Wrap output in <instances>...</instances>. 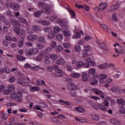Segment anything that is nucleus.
I'll return each instance as SVG.
<instances>
[{
    "mask_svg": "<svg viewBox=\"0 0 125 125\" xmlns=\"http://www.w3.org/2000/svg\"><path fill=\"white\" fill-rule=\"evenodd\" d=\"M11 100H15L17 96L16 93H12L10 95Z\"/></svg>",
    "mask_w": 125,
    "mask_h": 125,
    "instance_id": "nucleus-43",
    "label": "nucleus"
},
{
    "mask_svg": "<svg viewBox=\"0 0 125 125\" xmlns=\"http://www.w3.org/2000/svg\"><path fill=\"white\" fill-rule=\"evenodd\" d=\"M59 102H60V103H63V104H65V105H70V102L64 101L62 100H60L59 101Z\"/></svg>",
    "mask_w": 125,
    "mask_h": 125,
    "instance_id": "nucleus-49",
    "label": "nucleus"
},
{
    "mask_svg": "<svg viewBox=\"0 0 125 125\" xmlns=\"http://www.w3.org/2000/svg\"><path fill=\"white\" fill-rule=\"evenodd\" d=\"M43 55H44V52H41L36 57V60H37V61H42V57Z\"/></svg>",
    "mask_w": 125,
    "mask_h": 125,
    "instance_id": "nucleus-14",
    "label": "nucleus"
},
{
    "mask_svg": "<svg viewBox=\"0 0 125 125\" xmlns=\"http://www.w3.org/2000/svg\"><path fill=\"white\" fill-rule=\"evenodd\" d=\"M109 65H108V63H105L102 64H100L98 66V67L99 69H100L101 70H105L107 67H108Z\"/></svg>",
    "mask_w": 125,
    "mask_h": 125,
    "instance_id": "nucleus-18",
    "label": "nucleus"
},
{
    "mask_svg": "<svg viewBox=\"0 0 125 125\" xmlns=\"http://www.w3.org/2000/svg\"><path fill=\"white\" fill-rule=\"evenodd\" d=\"M74 49L76 52H78V53H80V52H81L82 50V49H81V47L79 45L76 46Z\"/></svg>",
    "mask_w": 125,
    "mask_h": 125,
    "instance_id": "nucleus-41",
    "label": "nucleus"
},
{
    "mask_svg": "<svg viewBox=\"0 0 125 125\" xmlns=\"http://www.w3.org/2000/svg\"><path fill=\"white\" fill-rule=\"evenodd\" d=\"M42 11H38L34 13L35 17L39 18L42 14Z\"/></svg>",
    "mask_w": 125,
    "mask_h": 125,
    "instance_id": "nucleus-25",
    "label": "nucleus"
},
{
    "mask_svg": "<svg viewBox=\"0 0 125 125\" xmlns=\"http://www.w3.org/2000/svg\"><path fill=\"white\" fill-rule=\"evenodd\" d=\"M13 30L17 35H19V34L20 33V28L19 27H16L14 26L13 28Z\"/></svg>",
    "mask_w": 125,
    "mask_h": 125,
    "instance_id": "nucleus-35",
    "label": "nucleus"
},
{
    "mask_svg": "<svg viewBox=\"0 0 125 125\" xmlns=\"http://www.w3.org/2000/svg\"><path fill=\"white\" fill-rule=\"evenodd\" d=\"M82 80L83 82H87L88 80V77H87V74L86 73H83L82 74Z\"/></svg>",
    "mask_w": 125,
    "mask_h": 125,
    "instance_id": "nucleus-24",
    "label": "nucleus"
},
{
    "mask_svg": "<svg viewBox=\"0 0 125 125\" xmlns=\"http://www.w3.org/2000/svg\"><path fill=\"white\" fill-rule=\"evenodd\" d=\"M112 19L114 21H117L118 20L117 19V13H115L113 14Z\"/></svg>",
    "mask_w": 125,
    "mask_h": 125,
    "instance_id": "nucleus-58",
    "label": "nucleus"
},
{
    "mask_svg": "<svg viewBox=\"0 0 125 125\" xmlns=\"http://www.w3.org/2000/svg\"><path fill=\"white\" fill-rule=\"evenodd\" d=\"M57 39L59 41H62V39H63V36L61 34L57 35Z\"/></svg>",
    "mask_w": 125,
    "mask_h": 125,
    "instance_id": "nucleus-52",
    "label": "nucleus"
},
{
    "mask_svg": "<svg viewBox=\"0 0 125 125\" xmlns=\"http://www.w3.org/2000/svg\"><path fill=\"white\" fill-rule=\"evenodd\" d=\"M53 68L55 72H56V73H55V76L56 77H61V76H62V70L59 69L58 67H57V65H54Z\"/></svg>",
    "mask_w": 125,
    "mask_h": 125,
    "instance_id": "nucleus-5",
    "label": "nucleus"
},
{
    "mask_svg": "<svg viewBox=\"0 0 125 125\" xmlns=\"http://www.w3.org/2000/svg\"><path fill=\"white\" fill-rule=\"evenodd\" d=\"M98 124L100 125H107V123L105 121H100L98 123Z\"/></svg>",
    "mask_w": 125,
    "mask_h": 125,
    "instance_id": "nucleus-64",
    "label": "nucleus"
},
{
    "mask_svg": "<svg viewBox=\"0 0 125 125\" xmlns=\"http://www.w3.org/2000/svg\"><path fill=\"white\" fill-rule=\"evenodd\" d=\"M117 102L120 106H125V101L123 99H119L117 100Z\"/></svg>",
    "mask_w": 125,
    "mask_h": 125,
    "instance_id": "nucleus-22",
    "label": "nucleus"
},
{
    "mask_svg": "<svg viewBox=\"0 0 125 125\" xmlns=\"http://www.w3.org/2000/svg\"><path fill=\"white\" fill-rule=\"evenodd\" d=\"M24 80H25V79L19 78L18 79V83L22 85L23 86H27V85H28V83H27L26 82H24Z\"/></svg>",
    "mask_w": 125,
    "mask_h": 125,
    "instance_id": "nucleus-8",
    "label": "nucleus"
},
{
    "mask_svg": "<svg viewBox=\"0 0 125 125\" xmlns=\"http://www.w3.org/2000/svg\"><path fill=\"white\" fill-rule=\"evenodd\" d=\"M92 38L90 36H85L84 38V41H86V42H88L89 40H91Z\"/></svg>",
    "mask_w": 125,
    "mask_h": 125,
    "instance_id": "nucleus-59",
    "label": "nucleus"
},
{
    "mask_svg": "<svg viewBox=\"0 0 125 125\" xmlns=\"http://www.w3.org/2000/svg\"><path fill=\"white\" fill-rule=\"evenodd\" d=\"M110 122L111 124H113V125H122V123L120 122V121L115 119H111L110 120Z\"/></svg>",
    "mask_w": 125,
    "mask_h": 125,
    "instance_id": "nucleus-13",
    "label": "nucleus"
},
{
    "mask_svg": "<svg viewBox=\"0 0 125 125\" xmlns=\"http://www.w3.org/2000/svg\"><path fill=\"white\" fill-rule=\"evenodd\" d=\"M92 91H93V92H94L95 93H96V94H97L98 95H100V97H101V98H104V96L103 92L98 90V89H92Z\"/></svg>",
    "mask_w": 125,
    "mask_h": 125,
    "instance_id": "nucleus-6",
    "label": "nucleus"
},
{
    "mask_svg": "<svg viewBox=\"0 0 125 125\" xmlns=\"http://www.w3.org/2000/svg\"><path fill=\"white\" fill-rule=\"evenodd\" d=\"M38 53V49L33 48L30 49L29 51L27 53L28 55H32L33 54H37Z\"/></svg>",
    "mask_w": 125,
    "mask_h": 125,
    "instance_id": "nucleus-11",
    "label": "nucleus"
},
{
    "mask_svg": "<svg viewBox=\"0 0 125 125\" xmlns=\"http://www.w3.org/2000/svg\"><path fill=\"white\" fill-rule=\"evenodd\" d=\"M65 63V61L63 59H59L57 61V64L58 65H63V64Z\"/></svg>",
    "mask_w": 125,
    "mask_h": 125,
    "instance_id": "nucleus-30",
    "label": "nucleus"
},
{
    "mask_svg": "<svg viewBox=\"0 0 125 125\" xmlns=\"http://www.w3.org/2000/svg\"><path fill=\"white\" fill-rule=\"evenodd\" d=\"M40 31V27L37 25H32L31 28L28 30V34H33L34 32H38Z\"/></svg>",
    "mask_w": 125,
    "mask_h": 125,
    "instance_id": "nucleus-3",
    "label": "nucleus"
},
{
    "mask_svg": "<svg viewBox=\"0 0 125 125\" xmlns=\"http://www.w3.org/2000/svg\"><path fill=\"white\" fill-rule=\"evenodd\" d=\"M38 42H45V38L44 37H40L38 39Z\"/></svg>",
    "mask_w": 125,
    "mask_h": 125,
    "instance_id": "nucleus-31",
    "label": "nucleus"
},
{
    "mask_svg": "<svg viewBox=\"0 0 125 125\" xmlns=\"http://www.w3.org/2000/svg\"><path fill=\"white\" fill-rule=\"evenodd\" d=\"M23 42H24V39H21L18 44L19 47H21L23 45Z\"/></svg>",
    "mask_w": 125,
    "mask_h": 125,
    "instance_id": "nucleus-55",
    "label": "nucleus"
},
{
    "mask_svg": "<svg viewBox=\"0 0 125 125\" xmlns=\"http://www.w3.org/2000/svg\"><path fill=\"white\" fill-rule=\"evenodd\" d=\"M27 40L29 42H34L35 40H38V36L37 35H30L27 37Z\"/></svg>",
    "mask_w": 125,
    "mask_h": 125,
    "instance_id": "nucleus-10",
    "label": "nucleus"
},
{
    "mask_svg": "<svg viewBox=\"0 0 125 125\" xmlns=\"http://www.w3.org/2000/svg\"><path fill=\"white\" fill-rule=\"evenodd\" d=\"M120 7V5L119 4H117L116 5H112L110 7V11H115V10H117L118 8Z\"/></svg>",
    "mask_w": 125,
    "mask_h": 125,
    "instance_id": "nucleus-23",
    "label": "nucleus"
},
{
    "mask_svg": "<svg viewBox=\"0 0 125 125\" xmlns=\"http://www.w3.org/2000/svg\"><path fill=\"white\" fill-rule=\"evenodd\" d=\"M85 62H87V63H89L91 66H95V65H96V63H95V62L91 61V58H87L85 59Z\"/></svg>",
    "mask_w": 125,
    "mask_h": 125,
    "instance_id": "nucleus-20",
    "label": "nucleus"
},
{
    "mask_svg": "<svg viewBox=\"0 0 125 125\" xmlns=\"http://www.w3.org/2000/svg\"><path fill=\"white\" fill-rule=\"evenodd\" d=\"M18 20L19 21V22H20V23H26V19H25L24 18H22V17H20L18 19Z\"/></svg>",
    "mask_w": 125,
    "mask_h": 125,
    "instance_id": "nucleus-36",
    "label": "nucleus"
},
{
    "mask_svg": "<svg viewBox=\"0 0 125 125\" xmlns=\"http://www.w3.org/2000/svg\"><path fill=\"white\" fill-rule=\"evenodd\" d=\"M45 52H46V53H50V52H51V48L47 47V48H46Z\"/></svg>",
    "mask_w": 125,
    "mask_h": 125,
    "instance_id": "nucleus-60",
    "label": "nucleus"
},
{
    "mask_svg": "<svg viewBox=\"0 0 125 125\" xmlns=\"http://www.w3.org/2000/svg\"><path fill=\"white\" fill-rule=\"evenodd\" d=\"M8 88L9 90H10V91H13L14 90V89H15V87H14V86L12 84H10L9 85Z\"/></svg>",
    "mask_w": 125,
    "mask_h": 125,
    "instance_id": "nucleus-44",
    "label": "nucleus"
},
{
    "mask_svg": "<svg viewBox=\"0 0 125 125\" xmlns=\"http://www.w3.org/2000/svg\"><path fill=\"white\" fill-rule=\"evenodd\" d=\"M102 49L104 51H109V48L105 44L103 47H102Z\"/></svg>",
    "mask_w": 125,
    "mask_h": 125,
    "instance_id": "nucleus-53",
    "label": "nucleus"
},
{
    "mask_svg": "<svg viewBox=\"0 0 125 125\" xmlns=\"http://www.w3.org/2000/svg\"><path fill=\"white\" fill-rule=\"evenodd\" d=\"M70 77L71 78H74L75 79H78V78H80V77H81V75L78 73H73L70 75Z\"/></svg>",
    "mask_w": 125,
    "mask_h": 125,
    "instance_id": "nucleus-26",
    "label": "nucleus"
},
{
    "mask_svg": "<svg viewBox=\"0 0 125 125\" xmlns=\"http://www.w3.org/2000/svg\"><path fill=\"white\" fill-rule=\"evenodd\" d=\"M36 45L38 49H43V48H44V46L42 44L40 43H37Z\"/></svg>",
    "mask_w": 125,
    "mask_h": 125,
    "instance_id": "nucleus-34",
    "label": "nucleus"
},
{
    "mask_svg": "<svg viewBox=\"0 0 125 125\" xmlns=\"http://www.w3.org/2000/svg\"><path fill=\"white\" fill-rule=\"evenodd\" d=\"M119 112L121 114H125V108L124 106H120V109L119 110Z\"/></svg>",
    "mask_w": 125,
    "mask_h": 125,
    "instance_id": "nucleus-39",
    "label": "nucleus"
},
{
    "mask_svg": "<svg viewBox=\"0 0 125 125\" xmlns=\"http://www.w3.org/2000/svg\"><path fill=\"white\" fill-rule=\"evenodd\" d=\"M66 9L69 11V12L72 15V18H76V13L74 10L70 9V8L69 7L66 8Z\"/></svg>",
    "mask_w": 125,
    "mask_h": 125,
    "instance_id": "nucleus-21",
    "label": "nucleus"
},
{
    "mask_svg": "<svg viewBox=\"0 0 125 125\" xmlns=\"http://www.w3.org/2000/svg\"><path fill=\"white\" fill-rule=\"evenodd\" d=\"M51 47H52V48H55V47L56 48L57 47L56 46V42H55V41L52 42L51 44Z\"/></svg>",
    "mask_w": 125,
    "mask_h": 125,
    "instance_id": "nucleus-57",
    "label": "nucleus"
},
{
    "mask_svg": "<svg viewBox=\"0 0 125 125\" xmlns=\"http://www.w3.org/2000/svg\"><path fill=\"white\" fill-rule=\"evenodd\" d=\"M20 34L21 39H23L25 37V31L24 30L22 29L20 32Z\"/></svg>",
    "mask_w": 125,
    "mask_h": 125,
    "instance_id": "nucleus-42",
    "label": "nucleus"
},
{
    "mask_svg": "<svg viewBox=\"0 0 125 125\" xmlns=\"http://www.w3.org/2000/svg\"><path fill=\"white\" fill-rule=\"evenodd\" d=\"M38 23L42 24V25L44 26H49V25H50V22L45 20H39L38 21Z\"/></svg>",
    "mask_w": 125,
    "mask_h": 125,
    "instance_id": "nucleus-12",
    "label": "nucleus"
},
{
    "mask_svg": "<svg viewBox=\"0 0 125 125\" xmlns=\"http://www.w3.org/2000/svg\"><path fill=\"white\" fill-rule=\"evenodd\" d=\"M10 7L12 8L14 10L18 11L20 9V6L19 4H16L15 3H11L9 4Z\"/></svg>",
    "mask_w": 125,
    "mask_h": 125,
    "instance_id": "nucleus-7",
    "label": "nucleus"
},
{
    "mask_svg": "<svg viewBox=\"0 0 125 125\" xmlns=\"http://www.w3.org/2000/svg\"><path fill=\"white\" fill-rule=\"evenodd\" d=\"M48 37L50 39H54L55 37V33H54L53 32H50L48 34Z\"/></svg>",
    "mask_w": 125,
    "mask_h": 125,
    "instance_id": "nucleus-33",
    "label": "nucleus"
},
{
    "mask_svg": "<svg viewBox=\"0 0 125 125\" xmlns=\"http://www.w3.org/2000/svg\"><path fill=\"white\" fill-rule=\"evenodd\" d=\"M88 52L86 50H83V56H82V57L83 58H84L85 57H87V56H88Z\"/></svg>",
    "mask_w": 125,
    "mask_h": 125,
    "instance_id": "nucleus-37",
    "label": "nucleus"
},
{
    "mask_svg": "<svg viewBox=\"0 0 125 125\" xmlns=\"http://www.w3.org/2000/svg\"><path fill=\"white\" fill-rule=\"evenodd\" d=\"M58 22L62 27H65L67 29H69V26H68V21L66 19H60L58 21Z\"/></svg>",
    "mask_w": 125,
    "mask_h": 125,
    "instance_id": "nucleus-2",
    "label": "nucleus"
},
{
    "mask_svg": "<svg viewBox=\"0 0 125 125\" xmlns=\"http://www.w3.org/2000/svg\"><path fill=\"white\" fill-rule=\"evenodd\" d=\"M97 106L101 110L104 111V112H107V111L108 110L107 109V108H106L105 106L103 105V104H97Z\"/></svg>",
    "mask_w": 125,
    "mask_h": 125,
    "instance_id": "nucleus-17",
    "label": "nucleus"
},
{
    "mask_svg": "<svg viewBox=\"0 0 125 125\" xmlns=\"http://www.w3.org/2000/svg\"><path fill=\"white\" fill-rule=\"evenodd\" d=\"M56 50L57 51H62V50H63V47L61 45H59L56 47Z\"/></svg>",
    "mask_w": 125,
    "mask_h": 125,
    "instance_id": "nucleus-46",
    "label": "nucleus"
},
{
    "mask_svg": "<svg viewBox=\"0 0 125 125\" xmlns=\"http://www.w3.org/2000/svg\"><path fill=\"white\" fill-rule=\"evenodd\" d=\"M63 45L64 48H69V47H70V44L68 43H65L63 44Z\"/></svg>",
    "mask_w": 125,
    "mask_h": 125,
    "instance_id": "nucleus-62",
    "label": "nucleus"
},
{
    "mask_svg": "<svg viewBox=\"0 0 125 125\" xmlns=\"http://www.w3.org/2000/svg\"><path fill=\"white\" fill-rule=\"evenodd\" d=\"M118 73H119L118 71H114V74L115 75L114 76L115 79H119V74Z\"/></svg>",
    "mask_w": 125,
    "mask_h": 125,
    "instance_id": "nucleus-61",
    "label": "nucleus"
},
{
    "mask_svg": "<svg viewBox=\"0 0 125 125\" xmlns=\"http://www.w3.org/2000/svg\"><path fill=\"white\" fill-rule=\"evenodd\" d=\"M50 58L52 60H56L57 58H58V56H57V55L56 54H53L51 55Z\"/></svg>",
    "mask_w": 125,
    "mask_h": 125,
    "instance_id": "nucleus-45",
    "label": "nucleus"
},
{
    "mask_svg": "<svg viewBox=\"0 0 125 125\" xmlns=\"http://www.w3.org/2000/svg\"><path fill=\"white\" fill-rule=\"evenodd\" d=\"M62 33L64 37H71V33L69 30H64Z\"/></svg>",
    "mask_w": 125,
    "mask_h": 125,
    "instance_id": "nucleus-28",
    "label": "nucleus"
},
{
    "mask_svg": "<svg viewBox=\"0 0 125 125\" xmlns=\"http://www.w3.org/2000/svg\"><path fill=\"white\" fill-rule=\"evenodd\" d=\"M100 10L101 11H104L106 8L107 7V3H101L99 5Z\"/></svg>",
    "mask_w": 125,
    "mask_h": 125,
    "instance_id": "nucleus-15",
    "label": "nucleus"
},
{
    "mask_svg": "<svg viewBox=\"0 0 125 125\" xmlns=\"http://www.w3.org/2000/svg\"><path fill=\"white\" fill-rule=\"evenodd\" d=\"M17 58L18 60H19V61H25V60H26V58L23 57L21 56V55H18L17 56Z\"/></svg>",
    "mask_w": 125,
    "mask_h": 125,
    "instance_id": "nucleus-29",
    "label": "nucleus"
},
{
    "mask_svg": "<svg viewBox=\"0 0 125 125\" xmlns=\"http://www.w3.org/2000/svg\"><path fill=\"white\" fill-rule=\"evenodd\" d=\"M10 22L11 23L12 25H15V26H19V25H20L19 24V22L17 20L14 19H11L10 20Z\"/></svg>",
    "mask_w": 125,
    "mask_h": 125,
    "instance_id": "nucleus-19",
    "label": "nucleus"
},
{
    "mask_svg": "<svg viewBox=\"0 0 125 125\" xmlns=\"http://www.w3.org/2000/svg\"><path fill=\"white\" fill-rule=\"evenodd\" d=\"M40 89V88L38 86H34V87H30V90L31 92H34V91H38Z\"/></svg>",
    "mask_w": 125,
    "mask_h": 125,
    "instance_id": "nucleus-32",
    "label": "nucleus"
},
{
    "mask_svg": "<svg viewBox=\"0 0 125 125\" xmlns=\"http://www.w3.org/2000/svg\"><path fill=\"white\" fill-rule=\"evenodd\" d=\"M83 62L82 61H79L77 62V65L79 66V67H82V66H83Z\"/></svg>",
    "mask_w": 125,
    "mask_h": 125,
    "instance_id": "nucleus-54",
    "label": "nucleus"
},
{
    "mask_svg": "<svg viewBox=\"0 0 125 125\" xmlns=\"http://www.w3.org/2000/svg\"><path fill=\"white\" fill-rule=\"evenodd\" d=\"M54 32L56 34H58V33H59L60 32V28L58 26H54Z\"/></svg>",
    "mask_w": 125,
    "mask_h": 125,
    "instance_id": "nucleus-40",
    "label": "nucleus"
},
{
    "mask_svg": "<svg viewBox=\"0 0 125 125\" xmlns=\"http://www.w3.org/2000/svg\"><path fill=\"white\" fill-rule=\"evenodd\" d=\"M16 96L17 98H22V92L21 91L18 92L16 94Z\"/></svg>",
    "mask_w": 125,
    "mask_h": 125,
    "instance_id": "nucleus-51",
    "label": "nucleus"
},
{
    "mask_svg": "<svg viewBox=\"0 0 125 125\" xmlns=\"http://www.w3.org/2000/svg\"><path fill=\"white\" fill-rule=\"evenodd\" d=\"M74 110L77 112H79L80 113H84L86 112V110H85L83 107H81V106L78 107H75L74 108Z\"/></svg>",
    "mask_w": 125,
    "mask_h": 125,
    "instance_id": "nucleus-16",
    "label": "nucleus"
},
{
    "mask_svg": "<svg viewBox=\"0 0 125 125\" xmlns=\"http://www.w3.org/2000/svg\"><path fill=\"white\" fill-rule=\"evenodd\" d=\"M98 78L100 79V80H105V79H107V75L104 74H99L98 76Z\"/></svg>",
    "mask_w": 125,
    "mask_h": 125,
    "instance_id": "nucleus-27",
    "label": "nucleus"
},
{
    "mask_svg": "<svg viewBox=\"0 0 125 125\" xmlns=\"http://www.w3.org/2000/svg\"><path fill=\"white\" fill-rule=\"evenodd\" d=\"M119 87L117 86H113L111 89V91L113 92H117V91H119Z\"/></svg>",
    "mask_w": 125,
    "mask_h": 125,
    "instance_id": "nucleus-38",
    "label": "nucleus"
},
{
    "mask_svg": "<svg viewBox=\"0 0 125 125\" xmlns=\"http://www.w3.org/2000/svg\"><path fill=\"white\" fill-rule=\"evenodd\" d=\"M43 31L45 32L46 33H47V32H49L51 31V28L49 27H44L43 28Z\"/></svg>",
    "mask_w": 125,
    "mask_h": 125,
    "instance_id": "nucleus-50",
    "label": "nucleus"
},
{
    "mask_svg": "<svg viewBox=\"0 0 125 125\" xmlns=\"http://www.w3.org/2000/svg\"><path fill=\"white\" fill-rule=\"evenodd\" d=\"M68 88L69 90H78V85L73 83H71L68 84Z\"/></svg>",
    "mask_w": 125,
    "mask_h": 125,
    "instance_id": "nucleus-4",
    "label": "nucleus"
},
{
    "mask_svg": "<svg viewBox=\"0 0 125 125\" xmlns=\"http://www.w3.org/2000/svg\"><path fill=\"white\" fill-rule=\"evenodd\" d=\"M11 93V91L8 89L5 90L3 92V94H4L5 95H7L8 94H10Z\"/></svg>",
    "mask_w": 125,
    "mask_h": 125,
    "instance_id": "nucleus-56",
    "label": "nucleus"
},
{
    "mask_svg": "<svg viewBox=\"0 0 125 125\" xmlns=\"http://www.w3.org/2000/svg\"><path fill=\"white\" fill-rule=\"evenodd\" d=\"M9 83H14V82H15V78H14V77H11L9 79Z\"/></svg>",
    "mask_w": 125,
    "mask_h": 125,
    "instance_id": "nucleus-63",
    "label": "nucleus"
},
{
    "mask_svg": "<svg viewBox=\"0 0 125 125\" xmlns=\"http://www.w3.org/2000/svg\"><path fill=\"white\" fill-rule=\"evenodd\" d=\"M92 118L95 121H98L99 120V116L97 114H94L92 115Z\"/></svg>",
    "mask_w": 125,
    "mask_h": 125,
    "instance_id": "nucleus-48",
    "label": "nucleus"
},
{
    "mask_svg": "<svg viewBox=\"0 0 125 125\" xmlns=\"http://www.w3.org/2000/svg\"><path fill=\"white\" fill-rule=\"evenodd\" d=\"M121 49L119 50L118 49L115 48V52H116L119 55H122L123 56H125V49L123 48H120Z\"/></svg>",
    "mask_w": 125,
    "mask_h": 125,
    "instance_id": "nucleus-9",
    "label": "nucleus"
},
{
    "mask_svg": "<svg viewBox=\"0 0 125 125\" xmlns=\"http://www.w3.org/2000/svg\"><path fill=\"white\" fill-rule=\"evenodd\" d=\"M88 73L90 75H93L94 74H95V70L94 68H91L89 70Z\"/></svg>",
    "mask_w": 125,
    "mask_h": 125,
    "instance_id": "nucleus-47",
    "label": "nucleus"
},
{
    "mask_svg": "<svg viewBox=\"0 0 125 125\" xmlns=\"http://www.w3.org/2000/svg\"><path fill=\"white\" fill-rule=\"evenodd\" d=\"M39 7L41 9L43 10V12L48 15L50 14V7L47 5L43 2H39L38 3Z\"/></svg>",
    "mask_w": 125,
    "mask_h": 125,
    "instance_id": "nucleus-1",
    "label": "nucleus"
}]
</instances>
